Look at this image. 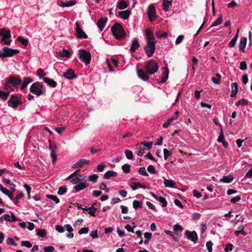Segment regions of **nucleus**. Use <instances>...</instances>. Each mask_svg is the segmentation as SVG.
Segmentation results:
<instances>
[{"label":"nucleus","mask_w":252,"mask_h":252,"mask_svg":"<svg viewBox=\"0 0 252 252\" xmlns=\"http://www.w3.org/2000/svg\"><path fill=\"white\" fill-rule=\"evenodd\" d=\"M146 34L148 40L146 45L144 47V49L148 57H151L153 56L155 51V43L156 40L153 32L151 29H147L146 30Z\"/></svg>","instance_id":"nucleus-1"},{"label":"nucleus","mask_w":252,"mask_h":252,"mask_svg":"<svg viewBox=\"0 0 252 252\" xmlns=\"http://www.w3.org/2000/svg\"><path fill=\"white\" fill-rule=\"evenodd\" d=\"M22 83L20 78L14 76H10L3 84V88L7 91H13L12 87H17V86Z\"/></svg>","instance_id":"nucleus-2"},{"label":"nucleus","mask_w":252,"mask_h":252,"mask_svg":"<svg viewBox=\"0 0 252 252\" xmlns=\"http://www.w3.org/2000/svg\"><path fill=\"white\" fill-rule=\"evenodd\" d=\"M111 31L112 34L117 39H121L126 36L124 28L119 23H115L111 27Z\"/></svg>","instance_id":"nucleus-3"},{"label":"nucleus","mask_w":252,"mask_h":252,"mask_svg":"<svg viewBox=\"0 0 252 252\" xmlns=\"http://www.w3.org/2000/svg\"><path fill=\"white\" fill-rule=\"evenodd\" d=\"M144 68L147 73L152 75L158 71V66L156 61L151 59L145 64Z\"/></svg>","instance_id":"nucleus-4"},{"label":"nucleus","mask_w":252,"mask_h":252,"mask_svg":"<svg viewBox=\"0 0 252 252\" xmlns=\"http://www.w3.org/2000/svg\"><path fill=\"white\" fill-rule=\"evenodd\" d=\"M43 88V86L40 82H36L31 86L30 91L37 96H40L44 94Z\"/></svg>","instance_id":"nucleus-5"},{"label":"nucleus","mask_w":252,"mask_h":252,"mask_svg":"<svg viewBox=\"0 0 252 252\" xmlns=\"http://www.w3.org/2000/svg\"><path fill=\"white\" fill-rule=\"evenodd\" d=\"M7 103L9 106L13 108H17L19 105L22 103L21 95H12Z\"/></svg>","instance_id":"nucleus-6"},{"label":"nucleus","mask_w":252,"mask_h":252,"mask_svg":"<svg viewBox=\"0 0 252 252\" xmlns=\"http://www.w3.org/2000/svg\"><path fill=\"white\" fill-rule=\"evenodd\" d=\"M80 52L78 57L80 60L86 65L89 64L91 60V53L85 50H81Z\"/></svg>","instance_id":"nucleus-7"},{"label":"nucleus","mask_w":252,"mask_h":252,"mask_svg":"<svg viewBox=\"0 0 252 252\" xmlns=\"http://www.w3.org/2000/svg\"><path fill=\"white\" fill-rule=\"evenodd\" d=\"M75 32H76V36L78 38H84L87 39L88 38V35L83 32L82 29L80 27V24L78 22L75 23Z\"/></svg>","instance_id":"nucleus-8"},{"label":"nucleus","mask_w":252,"mask_h":252,"mask_svg":"<svg viewBox=\"0 0 252 252\" xmlns=\"http://www.w3.org/2000/svg\"><path fill=\"white\" fill-rule=\"evenodd\" d=\"M2 51H3L4 58L13 57L19 52V51L18 50L12 49L7 47H3Z\"/></svg>","instance_id":"nucleus-9"},{"label":"nucleus","mask_w":252,"mask_h":252,"mask_svg":"<svg viewBox=\"0 0 252 252\" xmlns=\"http://www.w3.org/2000/svg\"><path fill=\"white\" fill-rule=\"evenodd\" d=\"M147 14L150 21H153L157 18L156 8L154 4H151L149 6Z\"/></svg>","instance_id":"nucleus-10"},{"label":"nucleus","mask_w":252,"mask_h":252,"mask_svg":"<svg viewBox=\"0 0 252 252\" xmlns=\"http://www.w3.org/2000/svg\"><path fill=\"white\" fill-rule=\"evenodd\" d=\"M185 235L188 239L193 242H195L198 239L197 234L195 231L190 232L189 230H186L185 232Z\"/></svg>","instance_id":"nucleus-11"},{"label":"nucleus","mask_w":252,"mask_h":252,"mask_svg":"<svg viewBox=\"0 0 252 252\" xmlns=\"http://www.w3.org/2000/svg\"><path fill=\"white\" fill-rule=\"evenodd\" d=\"M0 36H2L0 42H2L11 37V32L10 30H6L4 28L0 29Z\"/></svg>","instance_id":"nucleus-12"},{"label":"nucleus","mask_w":252,"mask_h":252,"mask_svg":"<svg viewBox=\"0 0 252 252\" xmlns=\"http://www.w3.org/2000/svg\"><path fill=\"white\" fill-rule=\"evenodd\" d=\"M163 71L162 72V76L161 80L158 79L156 80L157 83L158 84L160 83H164L166 82L169 75V70L167 67H163L162 68Z\"/></svg>","instance_id":"nucleus-13"},{"label":"nucleus","mask_w":252,"mask_h":252,"mask_svg":"<svg viewBox=\"0 0 252 252\" xmlns=\"http://www.w3.org/2000/svg\"><path fill=\"white\" fill-rule=\"evenodd\" d=\"M137 75L138 76V77L144 81H146L147 80H149V73H147V72H146V71L145 70V69H137Z\"/></svg>","instance_id":"nucleus-14"},{"label":"nucleus","mask_w":252,"mask_h":252,"mask_svg":"<svg viewBox=\"0 0 252 252\" xmlns=\"http://www.w3.org/2000/svg\"><path fill=\"white\" fill-rule=\"evenodd\" d=\"M63 76L69 80L77 78V75L75 74L74 70L72 68L68 69L67 71L63 72Z\"/></svg>","instance_id":"nucleus-15"},{"label":"nucleus","mask_w":252,"mask_h":252,"mask_svg":"<svg viewBox=\"0 0 252 252\" xmlns=\"http://www.w3.org/2000/svg\"><path fill=\"white\" fill-rule=\"evenodd\" d=\"M89 162L90 161L86 159H81L73 165L72 168L76 169L77 168L82 167L84 165L88 164Z\"/></svg>","instance_id":"nucleus-16"},{"label":"nucleus","mask_w":252,"mask_h":252,"mask_svg":"<svg viewBox=\"0 0 252 252\" xmlns=\"http://www.w3.org/2000/svg\"><path fill=\"white\" fill-rule=\"evenodd\" d=\"M33 81V79L29 77H25L23 78L22 81V85L20 87L21 90L25 89L28 86V85Z\"/></svg>","instance_id":"nucleus-17"},{"label":"nucleus","mask_w":252,"mask_h":252,"mask_svg":"<svg viewBox=\"0 0 252 252\" xmlns=\"http://www.w3.org/2000/svg\"><path fill=\"white\" fill-rule=\"evenodd\" d=\"M150 194L152 197H153L157 201H159L161 203H162V207H165L167 205V202L166 200V199L163 197H158L157 195H156L155 193H154L152 192H150Z\"/></svg>","instance_id":"nucleus-18"},{"label":"nucleus","mask_w":252,"mask_h":252,"mask_svg":"<svg viewBox=\"0 0 252 252\" xmlns=\"http://www.w3.org/2000/svg\"><path fill=\"white\" fill-rule=\"evenodd\" d=\"M106 17L100 18L97 21V26L101 31H102L107 21Z\"/></svg>","instance_id":"nucleus-19"},{"label":"nucleus","mask_w":252,"mask_h":252,"mask_svg":"<svg viewBox=\"0 0 252 252\" xmlns=\"http://www.w3.org/2000/svg\"><path fill=\"white\" fill-rule=\"evenodd\" d=\"M130 186L133 190L137 189L138 188H142L143 189H147V187L145 185H143L139 182H133L130 184Z\"/></svg>","instance_id":"nucleus-20"},{"label":"nucleus","mask_w":252,"mask_h":252,"mask_svg":"<svg viewBox=\"0 0 252 252\" xmlns=\"http://www.w3.org/2000/svg\"><path fill=\"white\" fill-rule=\"evenodd\" d=\"M247 39L245 37L241 38L239 46V49L243 52H245V49L247 44Z\"/></svg>","instance_id":"nucleus-21"},{"label":"nucleus","mask_w":252,"mask_h":252,"mask_svg":"<svg viewBox=\"0 0 252 252\" xmlns=\"http://www.w3.org/2000/svg\"><path fill=\"white\" fill-rule=\"evenodd\" d=\"M130 14V11L126 10L125 11H120L119 12V16L122 19L126 20L127 19Z\"/></svg>","instance_id":"nucleus-22"},{"label":"nucleus","mask_w":252,"mask_h":252,"mask_svg":"<svg viewBox=\"0 0 252 252\" xmlns=\"http://www.w3.org/2000/svg\"><path fill=\"white\" fill-rule=\"evenodd\" d=\"M44 81L47 83L50 87L55 88L57 86V83L54 80L49 77H43Z\"/></svg>","instance_id":"nucleus-23"},{"label":"nucleus","mask_w":252,"mask_h":252,"mask_svg":"<svg viewBox=\"0 0 252 252\" xmlns=\"http://www.w3.org/2000/svg\"><path fill=\"white\" fill-rule=\"evenodd\" d=\"M64 228L69 233L66 235V236L69 238H72L74 236V234L72 232L73 231V229L70 224H66L64 226Z\"/></svg>","instance_id":"nucleus-24"},{"label":"nucleus","mask_w":252,"mask_h":252,"mask_svg":"<svg viewBox=\"0 0 252 252\" xmlns=\"http://www.w3.org/2000/svg\"><path fill=\"white\" fill-rule=\"evenodd\" d=\"M173 0H163V9L167 11L169 10V6H171Z\"/></svg>","instance_id":"nucleus-25"},{"label":"nucleus","mask_w":252,"mask_h":252,"mask_svg":"<svg viewBox=\"0 0 252 252\" xmlns=\"http://www.w3.org/2000/svg\"><path fill=\"white\" fill-rule=\"evenodd\" d=\"M117 176V172L113 171V170H109L107 171L104 175V178L108 180L110 179L112 177H116Z\"/></svg>","instance_id":"nucleus-26"},{"label":"nucleus","mask_w":252,"mask_h":252,"mask_svg":"<svg viewBox=\"0 0 252 252\" xmlns=\"http://www.w3.org/2000/svg\"><path fill=\"white\" fill-rule=\"evenodd\" d=\"M139 46L140 44L138 41L137 39H134L132 42L131 46L130 48V51L131 52H134Z\"/></svg>","instance_id":"nucleus-27"},{"label":"nucleus","mask_w":252,"mask_h":252,"mask_svg":"<svg viewBox=\"0 0 252 252\" xmlns=\"http://www.w3.org/2000/svg\"><path fill=\"white\" fill-rule=\"evenodd\" d=\"M60 3L62 6L65 7L74 5L76 4V2L75 0H71L68 1H63V0H61Z\"/></svg>","instance_id":"nucleus-28"},{"label":"nucleus","mask_w":252,"mask_h":252,"mask_svg":"<svg viewBox=\"0 0 252 252\" xmlns=\"http://www.w3.org/2000/svg\"><path fill=\"white\" fill-rule=\"evenodd\" d=\"M88 186V184L87 183H80L79 184L74 187L75 192L85 189Z\"/></svg>","instance_id":"nucleus-29"},{"label":"nucleus","mask_w":252,"mask_h":252,"mask_svg":"<svg viewBox=\"0 0 252 252\" xmlns=\"http://www.w3.org/2000/svg\"><path fill=\"white\" fill-rule=\"evenodd\" d=\"M143 145V146H145L146 149L147 148V150H150L152 148L153 145V142L152 141L151 142H147L146 141H142L140 143H138L136 144L137 146H138V145Z\"/></svg>","instance_id":"nucleus-30"},{"label":"nucleus","mask_w":252,"mask_h":252,"mask_svg":"<svg viewBox=\"0 0 252 252\" xmlns=\"http://www.w3.org/2000/svg\"><path fill=\"white\" fill-rule=\"evenodd\" d=\"M239 32V29H238L237 31V32H236L235 35L231 39V40L230 41V42L229 43V46L230 47H231V48L234 47L235 46L238 37Z\"/></svg>","instance_id":"nucleus-31"},{"label":"nucleus","mask_w":252,"mask_h":252,"mask_svg":"<svg viewBox=\"0 0 252 252\" xmlns=\"http://www.w3.org/2000/svg\"><path fill=\"white\" fill-rule=\"evenodd\" d=\"M233 179V176L231 175H229L228 176H224L223 178L220 180V182L229 183L232 182Z\"/></svg>","instance_id":"nucleus-32"},{"label":"nucleus","mask_w":252,"mask_h":252,"mask_svg":"<svg viewBox=\"0 0 252 252\" xmlns=\"http://www.w3.org/2000/svg\"><path fill=\"white\" fill-rule=\"evenodd\" d=\"M164 184L166 187L173 188H174L175 183L172 180L164 179Z\"/></svg>","instance_id":"nucleus-33"},{"label":"nucleus","mask_w":252,"mask_h":252,"mask_svg":"<svg viewBox=\"0 0 252 252\" xmlns=\"http://www.w3.org/2000/svg\"><path fill=\"white\" fill-rule=\"evenodd\" d=\"M128 6V4L125 0H121L118 2L117 7L119 9H124L126 8Z\"/></svg>","instance_id":"nucleus-34"},{"label":"nucleus","mask_w":252,"mask_h":252,"mask_svg":"<svg viewBox=\"0 0 252 252\" xmlns=\"http://www.w3.org/2000/svg\"><path fill=\"white\" fill-rule=\"evenodd\" d=\"M17 40L20 42L23 45H24L25 47H26L28 45V39L24 38L22 36H18L17 38Z\"/></svg>","instance_id":"nucleus-35"},{"label":"nucleus","mask_w":252,"mask_h":252,"mask_svg":"<svg viewBox=\"0 0 252 252\" xmlns=\"http://www.w3.org/2000/svg\"><path fill=\"white\" fill-rule=\"evenodd\" d=\"M132 205L133 208L136 210L138 208H141L142 207L143 203L141 201H139L137 200H134L133 201Z\"/></svg>","instance_id":"nucleus-36"},{"label":"nucleus","mask_w":252,"mask_h":252,"mask_svg":"<svg viewBox=\"0 0 252 252\" xmlns=\"http://www.w3.org/2000/svg\"><path fill=\"white\" fill-rule=\"evenodd\" d=\"M164 232L166 234H168V235H170L171 236H172V237L173 238V239L175 240L176 241H178L177 233H174V232H173L170 230H165Z\"/></svg>","instance_id":"nucleus-37"},{"label":"nucleus","mask_w":252,"mask_h":252,"mask_svg":"<svg viewBox=\"0 0 252 252\" xmlns=\"http://www.w3.org/2000/svg\"><path fill=\"white\" fill-rule=\"evenodd\" d=\"M9 95V91L7 92H3L0 90V98L5 100L7 99Z\"/></svg>","instance_id":"nucleus-38"},{"label":"nucleus","mask_w":252,"mask_h":252,"mask_svg":"<svg viewBox=\"0 0 252 252\" xmlns=\"http://www.w3.org/2000/svg\"><path fill=\"white\" fill-rule=\"evenodd\" d=\"M139 147L138 150L137 151V155L138 156L141 157L145 153V150L146 149L145 146H141V145H139Z\"/></svg>","instance_id":"nucleus-39"},{"label":"nucleus","mask_w":252,"mask_h":252,"mask_svg":"<svg viewBox=\"0 0 252 252\" xmlns=\"http://www.w3.org/2000/svg\"><path fill=\"white\" fill-rule=\"evenodd\" d=\"M125 154L126 158L128 159H132L133 158V155L132 151L129 150H126Z\"/></svg>","instance_id":"nucleus-40"},{"label":"nucleus","mask_w":252,"mask_h":252,"mask_svg":"<svg viewBox=\"0 0 252 252\" xmlns=\"http://www.w3.org/2000/svg\"><path fill=\"white\" fill-rule=\"evenodd\" d=\"M176 120L175 117H172V118L168 119L166 122H165L163 125V127L164 128H167L171 123L172 122Z\"/></svg>","instance_id":"nucleus-41"},{"label":"nucleus","mask_w":252,"mask_h":252,"mask_svg":"<svg viewBox=\"0 0 252 252\" xmlns=\"http://www.w3.org/2000/svg\"><path fill=\"white\" fill-rule=\"evenodd\" d=\"M70 54L69 51L66 49H63L62 51H60V56L62 57H69Z\"/></svg>","instance_id":"nucleus-42"},{"label":"nucleus","mask_w":252,"mask_h":252,"mask_svg":"<svg viewBox=\"0 0 252 252\" xmlns=\"http://www.w3.org/2000/svg\"><path fill=\"white\" fill-rule=\"evenodd\" d=\"M222 15L220 14L217 19L214 22L211 27L217 26L222 23Z\"/></svg>","instance_id":"nucleus-43"},{"label":"nucleus","mask_w":252,"mask_h":252,"mask_svg":"<svg viewBox=\"0 0 252 252\" xmlns=\"http://www.w3.org/2000/svg\"><path fill=\"white\" fill-rule=\"evenodd\" d=\"M122 169L125 173H128L130 171V165L128 164H125L122 166Z\"/></svg>","instance_id":"nucleus-44"},{"label":"nucleus","mask_w":252,"mask_h":252,"mask_svg":"<svg viewBox=\"0 0 252 252\" xmlns=\"http://www.w3.org/2000/svg\"><path fill=\"white\" fill-rule=\"evenodd\" d=\"M46 197L48 198L51 199L52 200H53L54 201H55L56 203H58L60 202L59 198L56 195L47 194L46 195Z\"/></svg>","instance_id":"nucleus-45"},{"label":"nucleus","mask_w":252,"mask_h":252,"mask_svg":"<svg viewBox=\"0 0 252 252\" xmlns=\"http://www.w3.org/2000/svg\"><path fill=\"white\" fill-rule=\"evenodd\" d=\"M224 140H225L224 135L222 127H221V129L220 130V135H219V136L218 139V141L220 143H221V142H222Z\"/></svg>","instance_id":"nucleus-46"},{"label":"nucleus","mask_w":252,"mask_h":252,"mask_svg":"<svg viewBox=\"0 0 252 252\" xmlns=\"http://www.w3.org/2000/svg\"><path fill=\"white\" fill-rule=\"evenodd\" d=\"M244 225H242V229L239 230H236L234 232V234L236 236H238L239 234H241L244 236H246L247 235V233L244 231Z\"/></svg>","instance_id":"nucleus-47"},{"label":"nucleus","mask_w":252,"mask_h":252,"mask_svg":"<svg viewBox=\"0 0 252 252\" xmlns=\"http://www.w3.org/2000/svg\"><path fill=\"white\" fill-rule=\"evenodd\" d=\"M46 234V231L44 229H39L37 231V234L41 238H44Z\"/></svg>","instance_id":"nucleus-48"},{"label":"nucleus","mask_w":252,"mask_h":252,"mask_svg":"<svg viewBox=\"0 0 252 252\" xmlns=\"http://www.w3.org/2000/svg\"><path fill=\"white\" fill-rule=\"evenodd\" d=\"M67 191V189L64 186H61L59 187L58 191V194L59 195H63V193Z\"/></svg>","instance_id":"nucleus-49"},{"label":"nucleus","mask_w":252,"mask_h":252,"mask_svg":"<svg viewBox=\"0 0 252 252\" xmlns=\"http://www.w3.org/2000/svg\"><path fill=\"white\" fill-rule=\"evenodd\" d=\"M138 173L142 175L145 176H148V174L146 172V169L145 167H140L138 169Z\"/></svg>","instance_id":"nucleus-50"},{"label":"nucleus","mask_w":252,"mask_h":252,"mask_svg":"<svg viewBox=\"0 0 252 252\" xmlns=\"http://www.w3.org/2000/svg\"><path fill=\"white\" fill-rule=\"evenodd\" d=\"M98 178V176L96 174H94L92 175H90L89 177V180L93 183H95L97 181Z\"/></svg>","instance_id":"nucleus-51"},{"label":"nucleus","mask_w":252,"mask_h":252,"mask_svg":"<svg viewBox=\"0 0 252 252\" xmlns=\"http://www.w3.org/2000/svg\"><path fill=\"white\" fill-rule=\"evenodd\" d=\"M37 75L39 77H44L46 75V73L44 72L43 70L41 68H38L37 70Z\"/></svg>","instance_id":"nucleus-52"},{"label":"nucleus","mask_w":252,"mask_h":252,"mask_svg":"<svg viewBox=\"0 0 252 252\" xmlns=\"http://www.w3.org/2000/svg\"><path fill=\"white\" fill-rule=\"evenodd\" d=\"M233 246L231 243H228L226 245L224 251L225 252H228V251H232L233 250Z\"/></svg>","instance_id":"nucleus-53"},{"label":"nucleus","mask_w":252,"mask_h":252,"mask_svg":"<svg viewBox=\"0 0 252 252\" xmlns=\"http://www.w3.org/2000/svg\"><path fill=\"white\" fill-rule=\"evenodd\" d=\"M21 245L22 246L26 247L27 248H30L32 247V243L28 241H22Z\"/></svg>","instance_id":"nucleus-54"},{"label":"nucleus","mask_w":252,"mask_h":252,"mask_svg":"<svg viewBox=\"0 0 252 252\" xmlns=\"http://www.w3.org/2000/svg\"><path fill=\"white\" fill-rule=\"evenodd\" d=\"M164 158L165 160L167 159L168 157L171 155V153L167 149H163Z\"/></svg>","instance_id":"nucleus-55"},{"label":"nucleus","mask_w":252,"mask_h":252,"mask_svg":"<svg viewBox=\"0 0 252 252\" xmlns=\"http://www.w3.org/2000/svg\"><path fill=\"white\" fill-rule=\"evenodd\" d=\"M173 230L174 231H182L183 227L179 224H176L173 226Z\"/></svg>","instance_id":"nucleus-56"},{"label":"nucleus","mask_w":252,"mask_h":252,"mask_svg":"<svg viewBox=\"0 0 252 252\" xmlns=\"http://www.w3.org/2000/svg\"><path fill=\"white\" fill-rule=\"evenodd\" d=\"M51 157L52 158V161L53 164L55 163V162L56 161L57 158V156L56 155V151H52L51 153Z\"/></svg>","instance_id":"nucleus-57"},{"label":"nucleus","mask_w":252,"mask_h":252,"mask_svg":"<svg viewBox=\"0 0 252 252\" xmlns=\"http://www.w3.org/2000/svg\"><path fill=\"white\" fill-rule=\"evenodd\" d=\"M147 170L151 174H154L156 173L155 167L152 165H150L148 166L147 167Z\"/></svg>","instance_id":"nucleus-58"},{"label":"nucleus","mask_w":252,"mask_h":252,"mask_svg":"<svg viewBox=\"0 0 252 252\" xmlns=\"http://www.w3.org/2000/svg\"><path fill=\"white\" fill-rule=\"evenodd\" d=\"M49 142L50 149L52 151H56L57 149L56 144L54 143H52L50 140H49Z\"/></svg>","instance_id":"nucleus-59"},{"label":"nucleus","mask_w":252,"mask_h":252,"mask_svg":"<svg viewBox=\"0 0 252 252\" xmlns=\"http://www.w3.org/2000/svg\"><path fill=\"white\" fill-rule=\"evenodd\" d=\"M89 231V229L88 227H83L82 228L80 229L78 233L80 235L83 234H86Z\"/></svg>","instance_id":"nucleus-60"},{"label":"nucleus","mask_w":252,"mask_h":252,"mask_svg":"<svg viewBox=\"0 0 252 252\" xmlns=\"http://www.w3.org/2000/svg\"><path fill=\"white\" fill-rule=\"evenodd\" d=\"M43 249L45 252H52L55 250V248L53 246H50L44 247Z\"/></svg>","instance_id":"nucleus-61"},{"label":"nucleus","mask_w":252,"mask_h":252,"mask_svg":"<svg viewBox=\"0 0 252 252\" xmlns=\"http://www.w3.org/2000/svg\"><path fill=\"white\" fill-rule=\"evenodd\" d=\"M206 247L208 249V251L209 252H212V246L213 243L211 241H208L206 243Z\"/></svg>","instance_id":"nucleus-62"},{"label":"nucleus","mask_w":252,"mask_h":252,"mask_svg":"<svg viewBox=\"0 0 252 252\" xmlns=\"http://www.w3.org/2000/svg\"><path fill=\"white\" fill-rule=\"evenodd\" d=\"M240 69L241 70H245L247 68L246 62L245 61H242L240 63Z\"/></svg>","instance_id":"nucleus-63"},{"label":"nucleus","mask_w":252,"mask_h":252,"mask_svg":"<svg viewBox=\"0 0 252 252\" xmlns=\"http://www.w3.org/2000/svg\"><path fill=\"white\" fill-rule=\"evenodd\" d=\"M0 190L5 195H7L10 191L7 189L4 188L1 184H0Z\"/></svg>","instance_id":"nucleus-64"}]
</instances>
